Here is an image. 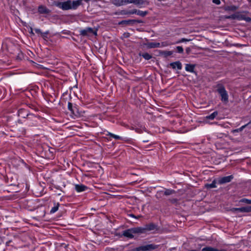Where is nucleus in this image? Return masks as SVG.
I'll use <instances>...</instances> for the list:
<instances>
[{"mask_svg": "<svg viewBox=\"0 0 251 251\" xmlns=\"http://www.w3.org/2000/svg\"><path fill=\"white\" fill-rule=\"evenodd\" d=\"M111 3L116 6L133 3L139 7H141L145 3L148 4L149 1L148 0H112Z\"/></svg>", "mask_w": 251, "mask_h": 251, "instance_id": "1", "label": "nucleus"}, {"mask_svg": "<svg viewBox=\"0 0 251 251\" xmlns=\"http://www.w3.org/2000/svg\"><path fill=\"white\" fill-rule=\"evenodd\" d=\"M216 87L217 92L221 97V100L223 102L226 103L228 101V95L225 87L221 84H217Z\"/></svg>", "mask_w": 251, "mask_h": 251, "instance_id": "2", "label": "nucleus"}, {"mask_svg": "<svg viewBox=\"0 0 251 251\" xmlns=\"http://www.w3.org/2000/svg\"><path fill=\"white\" fill-rule=\"evenodd\" d=\"M80 34L84 36H89L91 35H94L96 36L97 35V30H94L91 27H86L85 28L80 31Z\"/></svg>", "mask_w": 251, "mask_h": 251, "instance_id": "3", "label": "nucleus"}, {"mask_svg": "<svg viewBox=\"0 0 251 251\" xmlns=\"http://www.w3.org/2000/svg\"><path fill=\"white\" fill-rule=\"evenodd\" d=\"M71 112L72 115V117L74 119L80 118L83 116V114L84 113V112L79 110L78 106L76 104H74V107H73Z\"/></svg>", "mask_w": 251, "mask_h": 251, "instance_id": "4", "label": "nucleus"}, {"mask_svg": "<svg viewBox=\"0 0 251 251\" xmlns=\"http://www.w3.org/2000/svg\"><path fill=\"white\" fill-rule=\"evenodd\" d=\"M158 246L154 244H148L139 247L141 251H147L155 250L157 248Z\"/></svg>", "mask_w": 251, "mask_h": 251, "instance_id": "5", "label": "nucleus"}, {"mask_svg": "<svg viewBox=\"0 0 251 251\" xmlns=\"http://www.w3.org/2000/svg\"><path fill=\"white\" fill-rule=\"evenodd\" d=\"M237 20L239 21L243 20L247 22L251 21V18L247 16L245 12L244 11L237 12Z\"/></svg>", "mask_w": 251, "mask_h": 251, "instance_id": "6", "label": "nucleus"}, {"mask_svg": "<svg viewBox=\"0 0 251 251\" xmlns=\"http://www.w3.org/2000/svg\"><path fill=\"white\" fill-rule=\"evenodd\" d=\"M233 176L232 175L222 177L218 179V183L219 184H223L226 183L230 182Z\"/></svg>", "mask_w": 251, "mask_h": 251, "instance_id": "7", "label": "nucleus"}, {"mask_svg": "<svg viewBox=\"0 0 251 251\" xmlns=\"http://www.w3.org/2000/svg\"><path fill=\"white\" fill-rule=\"evenodd\" d=\"M141 23V21L136 20H123L119 23V25H132L135 23Z\"/></svg>", "mask_w": 251, "mask_h": 251, "instance_id": "8", "label": "nucleus"}, {"mask_svg": "<svg viewBox=\"0 0 251 251\" xmlns=\"http://www.w3.org/2000/svg\"><path fill=\"white\" fill-rule=\"evenodd\" d=\"M107 136H109L116 140H121L124 141H127L128 140V139L126 137H121L117 135H115L113 133H112L110 132H107V133L106 134Z\"/></svg>", "mask_w": 251, "mask_h": 251, "instance_id": "9", "label": "nucleus"}, {"mask_svg": "<svg viewBox=\"0 0 251 251\" xmlns=\"http://www.w3.org/2000/svg\"><path fill=\"white\" fill-rule=\"evenodd\" d=\"M18 115L19 116L23 118H27L29 116H33V114L27 112L25 110L23 109H20L18 111Z\"/></svg>", "mask_w": 251, "mask_h": 251, "instance_id": "10", "label": "nucleus"}, {"mask_svg": "<svg viewBox=\"0 0 251 251\" xmlns=\"http://www.w3.org/2000/svg\"><path fill=\"white\" fill-rule=\"evenodd\" d=\"M38 11L40 14H49L50 12L49 9L42 5L38 7Z\"/></svg>", "mask_w": 251, "mask_h": 251, "instance_id": "11", "label": "nucleus"}, {"mask_svg": "<svg viewBox=\"0 0 251 251\" xmlns=\"http://www.w3.org/2000/svg\"><path fill=\"white\" fill-rule=\"evenodd\" d=\"M133 234L134 233L133 232V228H132L124 231L123 234L124 236L126 237L132 238L134 237Z\"/></svg>", "mask_w": 251, "mask_h": 251, "instance_id": "12", "label": "nucleus"}, {"mask_svg": "<svg viewBox=\"0 0 251 251\" xmlns=\"http://www.w3.org/2000/svg\"><path fill=\"white\" fill-rule=\"evenodd\" d=\"M75 190L78 193L86 191L88 187L83 184H75Z\"/></svg>", "mask_w": 251, "mask_h": 251, "instance_id": "13", "label": "nucleus"}, {"mask_svg": "<svg viewBox=\"0 0 251 251\" xmlns=\"http://www.w3.org/2000/svg\"><path fill=\"white\" fill-rule=\"evenodd\" d=\"M170 65L174 69H177L178 70H181L182 69V64L181 62L178 61L171 63Z\"/></svg>", "mask_w": 251, "mask_h": 251, "instance_id": "14", "label": "nucleus"}, {"mask_svg": "<svg viewBox=\"0 0 251 251\" xmlns=\"http://www.w3.org/2000/svg\"><path fill=\"white\" fill-rule=\"evenodd\" d=\"M235 210L240 212H251V206L236 208Z\"/></svg>", "mask_w": 251, "mask_h": 251, "instance_id": "15", "label": "nucleus"}, {"mask_svg": "<svg viewBox=\"0 0 251 251\" xmlns=\"http://www.w3.org/2000/svg\"><path fill=\"white\" fill-rule=\"evenodd\" d=\"M133 9L131 10H122L118 12V13H116V14H119L121 15H126L128 16L129 15L133 14Z\"/></svg>", "mask_w": 251, "mask_h": 251, "instance_id": "16", "label": "nucleus"}, {"mask_svg": "<svg viewBox=\"0 0 251 251\" xmlns=\"http://www.w3.org/2000/svg\"><path fill=\"white\" fill-rule=\"evenodd\" d=\"M147 47L148 48H159L160 46V44L157 42H150L146 44Z\"/></svg>", "mask_w": 251, "mask_h": 251, "instance_id": "17", "label": "nucleus"}, {"mask_svg": "<svg viewBox=\"0 0 251 251\" xmlns=\"http://www.w3.org/2000/svg\"><path fill=\"white\" fill-rule=\"evenodd\" d=\"M133 14H137L139 16L144 17L145 16L148 12L147 11H143L140 10H137V9H133Z\"/></svg>", "mask_w": 251, "mask_h": 251, "instance_id": "18", "label": "nucleus"}, {"mask_svg": "<svg viewBox=\"0 0 251 251\" xmlns=\"http://www.w3.org/2000/svg\"><path fill=\"white\" fill-rule=\"evenodd\" d=\"M195 65L193 64H186L185 66V70L190 73L194 72Z\"/></svg>", "mask_w": 251, "mask_h": 251, "instance_id": "19", "label": "nucleus"}, {"mask_svg": "<svg viewBox=\"0 0 251 251\" xmlns=\"http://www.w3.org/2000/svg\"><path fill=\"white\" fill-rule=\"evenodd\" d=\"M133 230L134 233H144L146 232L145 228H143L141 227H134L132 228Z\"/></svg>", "mask_w": 251, "mask_h": 251, "instance_id": "20", "label": "nucleus"}, {"mask_svg": "<svg viewBox=\"0 0 251 251\" xmlns=\"http://www.w3.org/2000/svg\"><path fill=\"white\" fill-rule=\"evenodd\" d=\"M201 251H226V250L222 249V250H218L216 248H213L211 247H206L205 248H203Z\"/></svg>", "mask_w": 251, "mask_h": 251, "instance_id": "21", "label": "nucleus"}, {"mask_svg": "<svg viewBox=\"0 0 251 251\" xmlns=\"http://www.w3.org/2000/svg\"><path fill=\"white\" fill-rule=\"evenodd\" d=\"M238 8V6H236L235 5H228L225 7L224 9L226 11H234L236 10Z\"/></svg>", "mask_w": 251, "mask_h": 251, "instance_id": "22", "label": "nucleus"}, {"mask_svg": "<svg viewBox=\"0 0 251 251\" xmlns=\"http://www.w3.org/2000/svg\"><path fill=\"white\" fill-rule=\"evenodd\" d=\"M59 205L60 204L58 202L54 203V206L51 208L50 210V213L53 214L56 212L58 210Z\"/></svg>", "mask_w": 251, "mask_h": 251, "instance_id": "23", "label": "nucleus"}, {"mask_svg": "<svg viewBox=\"0 0 251 251\" xmlns=\"http://www.w3.org/2000/svg\"><path fill=\"white\" fill-rule=\"evenodd\" d=\"M218 114V113L217 111H214L212 113H211L210 115L206 116V119H209V120H213Z\"/></svg>", "mask_w": 251, "mask_h": 251, "instance_id": "24", "label": "nucleus"}, {"mask_svg": "<svg viewBox=\"0 0 251 251\" xmlns=\"http://www.w3.org/2000/svg\"><path fill=\"white\" fill-rule=\"evenodd\" d=\"M218 183V180H214L211 183L208 184L206 185L207 187L210 188H216L217 185L216 184Z\"/></svg>", "mask_w": 251, "mask_h": 251, "instance_id": "25", "label": "nucleus"}, {"mask_svg": "<svg viewBox=\"0 0 251 251\" xmlns=\"http://www.w3.org/2000/svg\"><path fill=\"white\" fill-rule=\"evenodd\" d=\"M155 228V226L152 224L147 225L145 228L146 231V230H148V231L152 230L154 229Z\"/></svg>", "mask_w": 251, "mask_h": 251, "instance_id": "26", "label": "nucleus"}, {"mask_svg": "<svg viewBox=\"0 0 251 251\" xmlns=\"http://www.w3.org/2000/svg\"><path fill=\"white\" fill-rule=\"evenodd\" d=\"M141 55L147 60H149L151 58V55L147 52L144 53Z\"/></svg>", "mask_w": 251, "mask_h": 251, "instance_id": "27", "label": "nucleus"}, {"mask_svg": "<svg viewBox=\"0 0 251 251\" xmlns=\"http://www.w3.org/2000/svg\"><path fill=\"white\" fill-rule=\"evenodd\" d=\"M160 46L159 48L167 47L171 44L168 41L162 42L161 43H160Z\"/></svg>", "mask_w": 251, "mask_h": 251, "instance_id": "28", "label": "nucleus"}, {"mask_svg": "<svg viewBox=\"0 0 251 251\" xmlns=\"http://www.w3.org/2000/svg\"><path fill=\"white\" fill-rule=\"evenodd\" d=\"M227 19H231L233 20H237V12L229 16L226 17Z\"/></svg>", "mask_w": 251, "mask_h": 251, "instance_id": "29", "label": "nucleus"}, {"mask_svg": "<svg viewBox=\"0 0 251 251\" xmlns=\"http://www.w3.org/2000/svg\"><path fill=\"white\" fill-rule=\"evenodd\" d=\"M240 202H244L247 204H251V200H249L247 199H242L239 201Z\"/></svg>", "mask_w": 251, "mask_h": 251, "instance_id": "30", "label": "nucleus"}, {"mask_svg": "<svg viewBox=\"0 0 251 251\" xmlns=\"http://www.w3.org/2000/svg\"><path fill=\"white\" fill-rule=\"evenodd\" d=\"M174 192V190L168 189L164 192V194L166 196H168L172 194Z\"/></svg>", "mask_w": 251, "mask_h": 251, "instance_id": "31", "label": "nucleus"}, {"mask_svg": "<svg viewBox=\"0 0 251 251\" xmlns=\"http://www.w3.org/2000/svg\"><path fill=\"white\" fill-rule=\"evenodd\" d=\"M173 54V51H165L163 52V54L165 56H170Z\"/></svg>", "mask_w": 251, "mask_h": 251, "instance_id": "32", "label": "nucleus"}, {"mask_svg": "<svg viewBox=\"0 0 251 251\" xmlns=\"http://www.w3.org/2000/svg\"><path fill=\"white\" fill-rule=\"evenodd\" d=\"M73 107H74V104H73L71 102H69L68 103V109L71 111L73 108Z\"/></svg>", "mask_w": 251, "mask_h": 251, "instance_id": "33", "label": "nucleus"}, {"mask_svg": "<svg viewBox=\"0 0 251 251\" xmlns=\"http://www.w3.org/2000/svg\"><path fill=\"white\" fill-rule=\"evenodd\" d=\"M176 49L178 53H182L183 52V49L181 46H177Z\"/></svg>", "mask_w": 251, "mask_h": 251, "instance_id": "34", "label": "nucleus"}, {"mask_svg": "<svg viewBox=\"0 0 251 251\" xmlns=\"http://www.w3.org/2000/svg\"><path fill=\"white\" fill-rule=\"evenodd\" d=\"M212 2L217 5H219L221 3V1L220 0H212Z\"/></svg>", "mask_w": 251, "mask_h": 251, "instance_id": "35", "label": "nucleus"}, {"mask_svg": "<svg viewBox=\"0 0 251 251\" xmlns=\"http://www.w3.org/2000/svg\"><path fill=\"white\" fill-rule=\"evenodd\" d=\"M251 124V120L248 123H247V124L242 126V127L244 129L246 127H247L249 125H250Z\"/></svg>", "mask_w": 251, "mask_h": 251, "instance_id": "36", "label": "nucleus"}, {"mask_svg": "<svg viewBox=\"0 0 251 251\" xmlns=\"http://www.w3.org/2000/svg\"><path fill=\"white\" fill-rule=\"evenodd\" d=\"M35 31L37 33H42V32L40 29L35 28Z\"/></svg>", "mask_w": 251, "mask_h": 251, "instance_id": "37", "label": "nucleus"}, {"mask_svg": "<svg viewBox=\"0 0 251 251\" xmlns=\"http://www.w3.org/2000/svg\"><path fill=\"white\" fill-rule=\"evenodd\" d=\"M243 130V128H242V126H241V127H240V128H238V129H236V130H235V131H242V130Z\"/></svg>", "mask_w": 251, "mask_h": 251, "instance_id": "38", "label": "nucleus"}, {"mask_svg": "<svg viewBox=\"0 0 251 251\" xmlns=\"http://www.w3.org/2000/svg\"><path fill=\"white\" fill-rule=\"evenodd\" d=\"M132 251H141L138 247V248H137L133 250Z\"/></svg>", "mask_w": 251, "mask_h": 251, "instance_id": "39", "label": "nucleus"}, {"mask_svg": "<svg viewBox=\"0 0 251 251\" xmlns=\"http://www.w3.org/2000/svg\"><path fill=\"white\" fill-rule=\"evenodd\" d=\"M48 33H49V31H47V32H46L45 33H44V35H43V36L44 37H46V36H45V35H47Z\"/></svg>", "mask_w": 251, "mask_h": 251, "instance_id": "40", "label": "nucleus"}, {"mask_svg": "<svg viewBox=\"0 0 251 251\" xmlns=\"http://www.w3.org/2000/svg\"><path fill=\"white\" fill-rule=\"evenodd\" d=\"M248 2L251 3V0H248Z\"/></svg>", "mask_w": 251, "mask_h": 251, "instance_id": "41", "label": "nucleus"}, {"mask_svg": "<svg viewBox=\"0 0 251 251\" xmlns=\"http://www.w3.org/2000/svg\"><path fill=\"white\" fill-rule=\"evenodd\" d=\"M144 142H148V140H145V141H143Z\"/></svg>", "mask_w": 251, "mask_h": 251, "instance_id": "42", "label": "nucleus"}]
</instances>
